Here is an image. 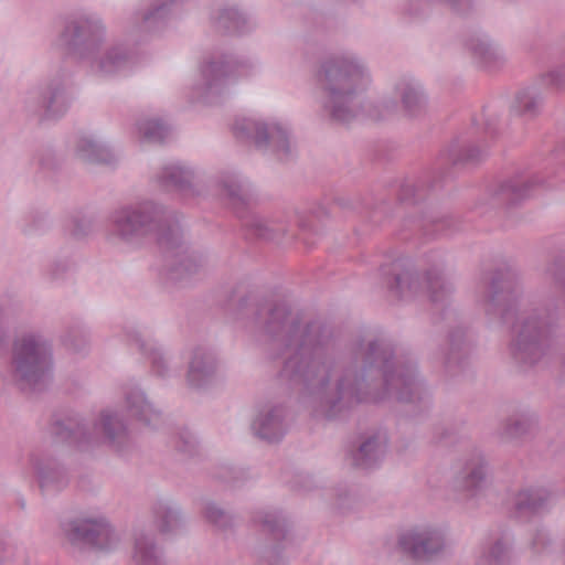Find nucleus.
Returning <instances> with one entry per match:
<instances>
[{
	"mask_svg": "<svg viewBox=\"0 0 565 565\" xmlns=\"http://www.w3.org/2000/svg\"><path fill=\"white\" fill-rule=\"evenodd\" d=\"M255 320L277 351L273 359L290 353L279 377L308 391L316 416L335 419L361 402L416 403L426 395L416 361L395 355L385 338L358 339L340 356L333 330L321 320L302 321L285 305H262Z\"/></svg>",
	"mask_w": 565,
	"mask_h": 565,
	"instance_id": "f257e3e1",
	"label": "nucleus"
},
{
	"mask_svg": "<svg viewBox=\"0 0 565 565\" xmlns=\"http://www.w3.org/2000/svg\"><path fill=\"white\" fill-rule=\"evenodd\" d=\"M111 233L126 243L156 234L159 246L169 262V279L178 282L196 274L202 259L183 248L179 223L153 203L142 202L115 210L110 216Z\"/></svg>",
	"mask_w": 565,
	"mask_h": 565,
	"instance_id": "f03ea898",
	"label": "nucleus"
},
{
	"mask_svg": "<svg viewBox=\"0 0 565 565\" xmlns=\"http://www.w3.org/2000/svg\"><path fill=\"white\" fill-rule=\"evenodd\" d=\"M318 81L328 94L324 108L337 122L349 124L363 116L382 120L396 108L393 102L379 106H363L358 100L359 92L366 88L370 79L364 66L354 57H327L320 65Z\"/></svg>",
	"mask_w": 565,
	"mask_h": 565,
	"instance_id": "7ed1b4c3",
	"label": "nucleus"
},
{
	"mask_svg": "<svg viewBox=\"0 0 565 565\" xmlns=\"http://www.w3.org/2000/svg\"><path fill=\"white\" fill-rule=\"evenodd\" d=\"M52 343L39 332H26L12 344L10 375L21 391H42L52 379Z\"/></svg>",
	"mask_w": 565,
	"mask_h": 565,
	"instance_id": "20e7f679",
	"label": "nucleus"
},
{
	"mask_svg": "<svg viewBox=\"0 0 565 565\" xmlns=\"http://www.w3.org/2000/svg\"><path fill=\"white\" fill-rule=\"evenodd\" d=\"M381 275L387 290L396 298L414 296L424 282L429 300L444 309L452 291V286L443 275L440 267L434 266L426 270L423 281L415 271L413 262L399 257L381 266Z\"/></svg>",
	"mask_w": 565,
	"mask_h": 565,
	"instance_id": "39448f33",
	"label": "nucleus"
},
{
	"mask_svg": "<svg viewBox=\"0 0 565 565\" xmlns=\"http://www.w3.org/2000/svg\"><path fill=\"white\" fill-rule=\"evenodd\" d=\"M106 28L96 15L81 14L64 20L53 45L68 55L88 60L99 51Z\"/></svg>",
	"mask_w": 565,
	"mask_h": 565,
	"instance_id": "423d86ee",
	"label": "nucleus"
},
{
	"mask_svg": "<svg viewBox=\"0 0 565 565\" xmlns=\"http://www.w3.org/2000/svg\"><path fill=\"white\" fill-rule=\"evenodd\" d=\"M233 132L238 141H253L258 149L270 148L280 160L289 158L291 153L288 132L278 124L242 118L235 121Z\"/></svg>",
	"mask_w": 565,
	"mask_h": 565,
	"instance_id": "0eeeda50",
	"label": "nucleus"
},
{
	"mask_svg": "<svg viewBox=\"0 0 565 565\" xmlns=\"http://www.w3.org/2000/svg\"><path fill=\"white\" fill-rule=\"evenodd\" d=\"M67 541L78 548L107 551L111 548L117 537L110 525L93 519H75L62 524Z\"/></svg>",
	"mask_w": 565,
	"mask_h": 565,
	"instance_id": "6e6552de",
	"label": "nucleus"
},
{
	"mask_svg": "<svg viewBox=\"0 0 565 565\" xmlns=\"http://www.w3.org/2000/svg\"><path fill=\"white\" fill-rule=\"evenodd\" d=\"M26 110L40 121L56 119L68 108L65 85L61 78H52L28 93Z\"/></svg>",
	"mask_w": 565,
	"mask_h": 565,
	"instance_id": "1a4fd4ad",
	"label": "nucleus"
},
{
	"mask_svg": "<svg viewBox=\"0 0 565 565\" xmlns=\"http://www.w3.org/2000/svg\"><path fill=\"white\" fill-rule=\"evenodd\" d=\"M446 547L441 531L430 527H415L402 533L398 537L401 553L419 563H426L440 555Z\"/></svg>",
	"mask_w": 565,
	"mask_h": 565,
	"instance_id": "9d476101",
	"label": "nucleus"
},
{
	"mask_svg": "<svg viewBox=\"0 0 565 565\" xmlns=\"http://www.w3.org/2000/svg\"><path fill=\"white\" fill-rule=\"evenodd\" d=\"M253 70L254 64L248 58H239L233 55L211 58L201 67L205 95L218 94L227 78L248 76Z\"/></svg>",
	"mask_w": 565,
	"mask_h": 565,
	"instance_id": "9b49d317",
	"label": "nucleus"
},
{
	"mask_svg": "<svg viewBox=\"0 0 565 565\" xmlns=\"http://www.w3.org/2000/svg\"><path fill=\"white\" fill-rule=\"evenodd\" d=\"M287 416V408L282 404L266 405L257 412L252 420L250 430L263 441L279 443L288 430Z\"/></svg>",
	"mask_w": 565,
	"mask_h": 565,
	"instance_id": "f8f14e48",
	"label": "nucleus"
},
{
	"mask_svg": "<svg viewBox=\"0 0 565 565\" xmlns=\"http://www.w3.org/2000/svg\"><path fill=\"white\" fill-rule=\"evenodd\" d=\"M544 186L545 180L537 174H518L499 185L494 192V201L498 205L513 206Z\"/></svg>",
	"mask_w": 565,
	"mask_h": 565,
	"instance_id": "ddd939ff",
	"label": "nucleus"
},
{
	"mask_svg": "<svg viewBox=\"0 0 565 565\" xmlns=\"http://www.w3.org/2000/svg\"><path fill=\"white\" fill-rule=\"evenodd\" d=\"M490 468L481 452L471 454L466 460L455 479L458 490L470 495L483 490L489 484Z\"/></svg>",
	"mask_w": 565,
	"mask_h": 565,
	"instance_id": "4468645a",
	"label": "nucleus"
},
{
	"mask_svg": "<svg viewBox=\"0 0 565 565\" xmlns=\"http://www.w3.org/2000/svg\"><path fill=\"white\" fill-rule=\"evenodd\" d=\"M89 60V71L92 74L106 77L116 74L130 65L135 61V53L125 44L117 43L106 49L98 55Z\"/></svg>",
	"mask_w": 565,
	"mask_h": 565,
	"instance_id": "2eb2a0df",
	"label": "nucleus"
},
{
	"mask_svg": "<svg viewBox=\"0 0 565 565\" xmlns=\"http://www.w3.org/2000/svg\"><path fill=\"white\" fill-rule=\"evenodd\" d=\"M217 371V358L206 347L199 345L193 349L186 373V381L191 387L200 388L207 385Z\"/></svg>",
	"mask_w": 565,
	"mask_h": 565,
	"instance_id": "dca6fc26",
	"label": "nucleus"
},
{
	"mask_svg": "<svg viewBox=\"0 0 565 565\" xmlns=\"http://www.w3.org/2000/svg\"><path fill=\"white\" fill-rule=\"evenodd\" d=\"M386 448V435L381 431L373 433L352 452L353 465L361 469H370L384 458Z\"/></svg>",
	"mask_w": 565,
	"mask_h": 565,
	"instance_id": "f3484780",
	"label": "nucleus"
},
{
	"mask_svg": "<svg viewBox=\"0 0 565 565\" xmlns=\"http://www.w3.org/2000/svg\"><path fill=\"white\" fill-rule=\"evenodd\" d=\"M52 433L58 440L72 444L79 450H87L97 444V438L88 433L86 426L77 417L56 420Z\"/></svg>",
	"mask_w": 565,
	"mask_h": 565,
	"instance_id": "a211bd4d",
	"label": "nucleus"
},
{
	"mask_svg": "<svg viewBox=\"0 0 565 565\" xmlns=\"http://www.w3.org/2000/svg\"><path fill=\"white\" fill-rule=\"evenodd\" d=\"M551 493L544 488H527L519 491L513 500L514 513L520 519L531 518L547 510Z\"/></svg>",
	"mask_w": 565,
	"mask_h": 565,
	"instance_id": "6ab92c4d",
	"label": "nucleus"
},
{
	"mask_svg": "<svg viewBox=\"0 0 565 565\" xmlns=\"http://www.w3.org/2000/svg\"><path fill=\"white\" fill-rule=\"evenodd\" d=\"M95 430H102L107 444L120 451L129 445L130 436L124 420L109 411L100 414V422L94 425Z\"/></svg>",
	"mask_w": 565,
	"mask_h": 565,
	"instance_id": "aec40b11",
	"label": "nucleus"
},
{
	"mask_svg": "<svg viewBox=\"0 0 565 565\" xmlns=\"http://www.w3.org/2000/svg\"><path fill=\"white\" fill-rule=\"evenodd\" d=\"M153 521L161 534H177L184 526L179 505L169 500H158L152 507Z\"/></svg>",
	"mask_w": 565,
	"mask_h": 565,
	"instance_id": "412c9836",
	"label": "nucleus"
},
{
	"mask_svg": "<svg viewBox=\"0 0 565 565\" xmlns=\"http://www.w3.org/2000/svg\"><path fill=\"white\" fill-rule=\"evenodd\" d=\"M404 111L409 117H419L427 111L428 100L422 86L414 79H402L396 85Z\"/></svg>",
	"mask_w": 565,
	"mask_h": 565,
	"instance_id": "4be33fe9",
	"label": "nucleus"
},
{
	"mask_svg": "<svg viewBox=\"0 0 565 565\" xmlns=\"http://www.w3.org/2000/svg\"><path fill=\"white\" fill-rule=\"evenodd\" d=\"M214 29L222 34H242L250 29L247 17L236 7L224 6L212 15Z\"/></svg>",
	"mask_w": 565,
	"mask_h": 565,
	"instance_id": "5701e85b",
	"label": "nucleus"
},
{
	"mask_svg": "<svg viewBox=\"0 0 565 565\" xmlns=\"http://www.w3.org/2000/svg\"><path fill=\"white\" fill-rule=\"evenodd\" d=\"M466 45L477 62L487 70H497L505 62L502 52L486 35L471 36Z\"/></svg>",
	"mask_w": 565,
	"mask_h": 565,
	"instance_id": "b1692460",
	"label": "nucleus"
},
{
	"mask_svg": "<svg viewBox=\"0 0 565 565\" xmlns=\"http://www.w3.org/2000/svg\"><path fill=\"white\" fill-rule=\"evenodd\" d=\"M544 97L536 86H529L520 89L510 106L513 115L525 119H533L539 116L543 109Z\"/></svg>",
	"mask_w": 565,
	"mask_h": 565,
	"instance_id": "393cba45",
	"label": "nucleus"
},
{
	"mask_svg": "<svg viewBox=\"0 0 565 565\" xmlns=\"http://www.w3.org/2000/svg\"><path fill=\"white\" fill-rule=\"evenodd\" d=\"M246 234L249 237L264 242H275L287 233V226L274 220L259 215H250L244 221Z\"/></svg>",
	"mask_w": 565,
	"mask_h": 565,
	"instance_id": "a878e982",
	"label": "nucleus"
},
{
	"mask_svg": "<svg viewBox=\"0 0 565 565\" xmlns=\"http://www.w3.org/2000/svg\"><path fill=\"white\" fill-rule=\"evenodd\" d=\"M126 404L128 413L138 420L153 426L160 423L161 413L149 403L139 388L136 387L126 393Z\"/></svg>",
	"mask_w": 565,
	"mask_h": 565,
	"instance_id": "bb28decb",
	"label": "nucleus"
},
{
	"mask_svg": "<svg viewBox=\"0 0 565 565\" xmlns=\"http://www.w3.org/2000/svg\"><path fill=\"white\" fill-rule=\"evenodd\" d=\"M41 489L62 490L68 483V477L63 467L54 459L40 460L35 465Z\"/></svg>",
	"mask_w": 565,
	"mask_h": 565,
	"instance_id": "cd10ccee",
	"label": "nucleus"
},
{
	"mask_svg": "<svg viewBox=\"0 0 565 565\" xmlns=\"http://www.w3.org/2000/svg\"><path fill=\"white\" fill-rule=\"evenodd\" d=\"M513 537L508 532L490 536L482 553V561L488 565H505L511 561Z\"/></svg>",
	"mask_w": 565,
	"mask_h": 565,
	"instance_id": "c85d7f7f",
	"label": "nucleus"
},
{
	"mask_svg": "<svg viewBox=\"0 0 565 565\" xmlns=\"http://www.w3.org/2000/svg\"><path fill=\"white\" fill-rule=\"evenodd\" d=\"M537 428V419L533 414L512 415L501 428V437L507 440H516L531 436Z\"/></svg>",
	"mask_w": 565,
	"mask_h": 565,
	"instance_id": "c756f323",
	"label": "nucleus"
},
{
	"mask_svg": "<svg viewBox=\"0 0 565 565\" xmlns=\"http://www.w3.org/2000/svg\"><path fill=\"white\" fill-rule=\"evenodd\" d=\"M76 156L87 163L110 164L114 153L105 146L89 137H81L76 145Z\"/></svg>",
	"mask_w": 565,
	"mask_h": 565,
	"instance_id": "7c9ffc66",
	"label": "nucleus"
},
{
	"mask_svg": "<svg viewBox=\"0 0 565 565\" xmlns=\"http://www.w3.org/2000/svg\"><path fill=\"white\" fill-rule=\"evenodd\" d=\"M177 0H160L143 12H135L134 23L140 31L151 32L159 28L169 13V7Z\"/></svg>",
	"mask_w": 565,
	"mask_h": 565,
	"instance_id": "2f4dec72",
	"label": "nucleus"
},
{
	"mask_svg": "<svg viewBox=\"0 0 565 565\" xmlns=\"http://www.w3.org/2000/svg\"><path fill=\"white\" fill-rule=\"evenodd\" d=\"M221 184L233 209L238 211L250 204L254 196L250 186L243 184L235 175L224 177Z\"/></svg>",
	"mask_w": 565,
	"mask_h": 565,
	"instance_id": "473e14b6",
	"label": "nucleus"
},
{
	"mask_svg": "<svg viewBox=\"0 0 565 565\" xmlns=\"http://www.w3.org/2000/svg\"><path fill=\"white\" fill-rule=\"evenodd\" d=\"M447 345V350L443 351V361L445 366L450 369L454 365H460L468 353L463 328L457 327L449 331Z\"/></svg>",
	"mask_w": 565,
	"mask_h": 565,
	"instance_id": "72a5a7b5",
	"label": "nucleus"
},
{
	"mask_svg": "<svg viewBox=\"0 0 565 565\" xmlns=\"http://www.w3.org/2000/svg\"><path fill=\"white\" fill-rule=\"evenodd\" d=\"M193 172L179 164H170L158 175L159 184L164 189L186 190L191 186Z\"/></svg>",
	"mask_w": 565,
	"mask_h": 565,
	"instance_id": "f704fd0d",
	"label": "nucleus"
},
{
	"mask_svg": "<svg viewBox=\"0 0 565 565\" xmlns=\"http://www.w3.org/2000/svg\"><path fill=\"white\" fill-rule=\"evenodd\" d=\"M486 156V148H479L470 142H452L448 149V160L451 164H475Z\"/></svg>",
	"mask_w": 565,
	"mask_h": 565,
	"instance_id": "c9c22d12",
	"label": "nucleus"
},
{
	"mask_svg": "<svg viewBox=\"0 0 565 565\" xmlns=\"http://www.w3.org/2000/svg\"><path fill=\"white\" fill-rule=\"evenodd\" d=\"M263 530L271 535L274 540L281 541L288 532V523L282 513L278 510L258 512L255 516Z\"/></svg>",
	"mask_w": 565,
	"mask_h": 565,
	"instance_id": "e433bc0d",
	"label": "nucleus"
},
{
	"mask_svg": "<svg viewBox=\"0 0 565 565\" xmlns=\"http://www.w3.org/2000/svg\"><path fill=\"white\" fill-rule=\"evenodd\" d=\"M134 559L139 565H161L153 539L143 533L135 537Z\"/></svg>",
	"mask_w": 565,
	"mask_h": 565,
	"instance_id": "4c0bfd02",
	"label": "nucleus"
},
{
	"mask_svg": "<svg viewBox=\"0 0 565 565\" xmlns=\"http://www.w3.org/2000/svg\"><path fill=\"white\" fill-rule=\"evenodd\" d=\"M137 129L142 140L151 143H162L170 132V127L159 118L140 120Z\"/></svg>",
	"mask_w": 565,
	"mask_h": 565,
	"instance_id": "58836bf2",
	"label": "nucleus"
},
{
	"mask_svg": "<svg viewBox=\"0 0 565 565\" xmlns=\"http://www.w3.org/2000/svg\"><path fill=\"white\" fill-rule=\"evenodd\" d=\"M132 340L138 345L140 352L149 356L152 372L158 376H166L168 373V364L162 353L154 345L148 344L141 339L139 333H136Z\"/></svg>",
	"mask_w": 565,
	"mask_h": 565,
	"instance_id": "ea45409f",
	"label": "nucleus"
},
{
	"mask_svg": "<svg viewBox=\"0 0 565 565\" xmlns=\"http://www.w3.org/2000/svg\"><path fill=\"white\" fill-rule=\"evenodd\" d=\"M456 221L449 215H431L422 221L420 227L425 235L449 234L456 227Z\"/></svg>",
	"mask_w": 565,
	"mask_h": 565,
	"instance_id": "a19ab883",
	"label": "nucleus"
},
{
	"mask_svg": "<svg viewBox=\"0 0 565 565\" xmlns=\"http://www.w3.org/2000/svg\"><path fill=\"white\" fill-rule=\"evenodd\" d=\"M90 228L92 221L82 214L70 216L64 225L65 232L75 239L85 237L90 232Z\"/></svg>",
	"mask_w": 565,
	"mask_h": 565,
	"instance_id": "79ce46f5",
	"label": "nucleus"
},
{
	"mask_svg": "<svg viewBox=\"0 0 565 565\" xmlns=\"http://www.w3.org/2000/svg\"><path fill=\"white\" fill-rule=\"evenodd\" d=\"M205 519L221 530H226L233 523V516L216 505L214 502H209L204 509Z\"/></svg>",
	"mask_w": 565,
	"mask_h": 565,
	"instance_id": "37998d69",
	"label": "nucleus"
},
{
	"mask_svg": "<svg viewBox=\"0 0 565 565\" xmlns=\"http://www.w3.org/2000/svg\"><path fill=\"white\" fill-rule=\"evenodd\" d=\"M426 190L423 184H414L413 182H403L398 191V200L401 203L415 204L425 198Z\"/></svg>",
	"mask_w": 565,
	"mask_h": 565,
	"instance_id": "c03bdc74",
	"label": "nucleus"
},
{
	"mask_svg": "<svg viewBox=\"0 0 565 565\" xmlns=\"http://www.w3.org/2000/svg\"><path fill=\"white\" fill-rule=\"evenodd\" d=\"M542 81L547 86L557 90L565 88V66H557L542 75Z\"/></svg>",
	"mask_w": 565,
	"mask_h": 565,
	"instance_id": "a18cd8bd",
	"label": "nucleus"
},
{
	"mask_svg": "<svg viewBox=\"0 0 565 565\" xmlns=\"http://www.w3.org/2000/svg\"><path fill=\"white\" fill-rule=\"evenodd\" d=\"M552 546V539L548 532L544 529H540L535 532L532 539V548L535 553L547 552Z\"/></svg>",
	"mask_w": 565,
	"mask_h": 565,
	"instance_id": "49530a36",
	"label": "nucleus"
},
{
	"mask_svg": "<svg viewBox=\"0 0 565 565\" xmlns=\"http://www.w3.org/2000/svg\"><path fill=\"white\" fill-rule=\"evenodd\" d=\"M196 443L191 435H179L175 439V448L179 452L192 456L195 452Z\"/></svg>",
	"mask_w": 565,
	"mask_h": 565,
	"instance_id": "de8ad7c7",
	"label": "nucleus"
},
{
	"mask_svg": "<svg viewBox=\"0 0 565 565\" xmlns=\"http://www.w3.org/2000/svg\"><path fill=\"white\" fill-rule=\"evenodd\" d=\"M334 205L342 211H355L359 207V202L351 198H337L334 200Z\"/></svg>",
	"mask_w": 565,
	"mask_h": 565,
	"instance_id": "09e8293b",
	"label": "nucleus"
},
{
	"mask_svg": "<svg viewBox=\"0 0 565 565\" xmlns=\"http://www.w3.org/2000/svg\"><path fill=\"white\" fill-rule=\"evenodd\" d=\"M267 565H286L282 559L278 556V551L276 548L270 550L269 555L265 559Z\"/></svg>",
	"mask_w": 565,
	"mask_h": 565,
	"instance_id": "8fccbe9b",
	"label": "nucleus"
},
{
	"mask_svg": "<svg viewBox=\"0 0 565 565\" xmlns=\"http://www.w3.org/2000/svg\"><path fill=\"white\" fill-rule=\"evenodd\" d=\"M66 270L67 265L65 263H55L51 268V276L52 278H58Z\"/></svg>",
	"mask_w": 565,
	"mask_h": 565,
	"instance_id": "3c124183",
	"label": "nucleus"
},
{
	"mask_svg": "<svg viewBox=\"0 0 565 565\" xmlns=\"http://www.w3.org/2000/svg\"><path fill=\"white\" fill-rule=\"evenodd\" d=\"M451 433L448 431L446 428L438 427L435 430V437L438 441H447L450 440Z\"/></svg>",
	"mask_w": 565,
	"mask_h": 565,
	"instance_id": "603ef678",
	"label": "nucleus"
},
{
	"mask_svg": "<svg viewBox=\"0 0 565 565\" xmlns=\"http://www.w3.org/2000/svg\"><path fill=\"white\" fill-rule=\"evenodd\" d=\"M484 130H486L487 135H489L490 137H493L497 132L494 120L487 119V121L484 122Z\"/></svg>",
	"mask_w": 565,
	"mask_h": 565,
	"instance_id": "864d4df0",
	"label": "nucleus"
},
{
	"mask_svg": "<svg viewBox=\"0 0 565 565\" xmlns=\"http://www.w3.org/2000/svg\"><path fill=\"white\" fill-rule=\"evenodd\" d=\"M70 345L75 350V351H79L81 348L77 347L75 343H73L72 341H70Z\"/></svg>",
	"mask_w": 565,
	"mask_h": 565,
	"instance_id": "5fc2aeb1",
	"label": "nucleus"
},
{
	"mask_svg": "<svg viewBox=\"0 0 565 565\" xmlns=\"http://www.w3.org/2000/svg\"><path fill=\"white\" fill-rule=\"evenodd\" d=\"M437 186H438V184H437L436 182H433V183L429 185V188H430V189H435V188H437Z\"/></svg>",
	"mask_w": 565,
	"mask_h": 565,
	"instance_id": "6e6d98bb",
	"label": "nucleus"
},
{
	"mask_svg": "<svg viewBox=\"0 0 565 565\" xmlns=\"http://www.w3.org/2000/svg\"><path fill=\"white\" fill-rule=\"evenodd\" d=\"M24 505H25V504H24V501H21V502H20V507H21L22 509H24Z\"/></svg>",
	"mask_w": 565,
	"mask_h": 565,
	"instance_id": "4d7b16f0",
	"label": "nucleus"
},
{
	"mask_svg": "<svg viewBox=\"0 0 565 565\" xmlns=\"http://www.w3.org/2000/svg\"><path fill=\"white\" fill-rule=\"evenodd\" d=\"M563 548H564V552H565V540H564V545H563Z\"/></svg>",
	"mask_w": 565,
	"mask_h": 565,
	"instance_id": "13d9d810",
	"label": "nucleus"
}]
</instances>
